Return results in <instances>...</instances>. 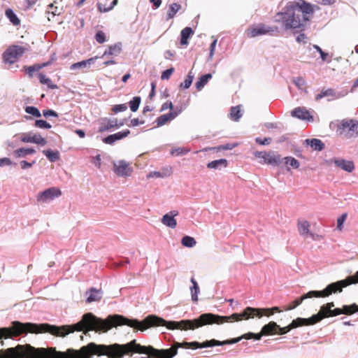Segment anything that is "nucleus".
Here are the masks:
<instances>
[{"label": "nucleus", "instance_id": "f257e3e1", "mask_svg": "<svg viewBox=\"0 0 358 358\" xmlns=\"http://www.w3.org/2000/svg\"><path fill=\"white\" fill-rule=\"evenodd\" d=\"M192 342H190L191 343ZM175 343L173 346L169 349L157 350L152 346H143L136 343V340L120 345L115 343L113 345H96L90 343L86 346L82 347L79 350L69 349L65 352H57L55 350H46L44 348H35L31 346V358H90L92 355H107L109 358H121L129 353L136 352L145 354L148 356L141 358H172L177 354L178 348H195L185 344Z\"/></svg>", "mask_w": 358, "mask_h": 358}, {"label": "nucleus", "instance_id": "f03ea898", "mask_svg": "<svg viewBox=\"0 0 358 358\" xmlns=\"http://www.w3.org/2000/svg\"><path fill=\"white\" fill-rule=\"evenodd\" d=\"M278 307L272 308H256L247 307L241 313H233L229 316H221L213 313H203L194 320H186L179 322H166L164 319L155 315L146 317L142 322L136 320V328L143 331L149 327L166 325L169 329L194 330L205 325L222 324L224 322H231L234 320L240 321L248 320L255 317H262L263 315L269 316L274 312H280Z\"/></svg>", "mask_w": 358, "mask_h": 358}, {"label": "nucleus", "instance_id": "7ed1b4c3", "mask_svg": "<svg viewBox=\"0 0 358 358\" xmlns=\"http://www.w3.org/2000/svg\"><path fill=\"white\" fill-rule=\"evenodd\" d=\"M28 332L35 334L48 332L57 336V326L14 321L10 327L0 328V339L13 338ZM31 349L30 345H18L15 348H10L6 350H0V358H31Z\"/></svg>", "mask_w": 358, "mask_h": 358}, {"label": "nucleus", "instance_id": "20e7f679", "mask_svg": "<svg viewBox=\"0 0 358 358\" xmlns=\"http://www.w3.org/2000/svg\"><path fill=\"white\" fill-rule=\"evenodd\" d=\"M317 9V6L304 0L289 1L276 14L275 22L285 30L303 31Z\"/></svg>", "mask_w": 358, "mask_h": 358}, {"label": "nucleus", "instance_id": "39448f33", "mask_svg": "<svg viewBox=\"0 0 358 358\" xmlns=\"http://www.w3.org/2000/svg\"><path fill=\"white\" fill-rule=\"evenodd\" d=\"M358 282V271L355 275L349 276L347 278L332 282L327 286L325 289L322 291H310L308 293L302 295L301 297L295 299L292 302L290 306L287 308L286 310H289L295 308L299 306L305 299L313 298V297H327L332 294L337 292H341L344 287L352 284H356Z\"/></svg>", "mask_w": 358, "mask_h": 358}, {"label": "nucleus", "instance_id": "423d86ee", "mask_svg": "<svg viewBox=\"0 0 358 358\" xmlns=\"http://www.w3.org/2000/svg\"><path fill=\"white\" fill-rule=\"evenodd\" d=\"M278 327V325L275 322H270L268 324L264 325L260 333L259 334H254V333H248L242 335L240 337L232 338L230 340H226L223 341H217L215 339H212L210 341H206L205 342H203L201 343L194 341L192 342L189 344H185L186 345L192 346L195 348H210L213 346H222L224 345H230V344H235L241 341L243 338L245 339H251L254 338L255 340H260L262 336L264 335H271L275 333V331L277 328Z\"/></svg>", "mask_w": 358, "mask_h": 358}, {"label": "nucleus", "instance_id": "0eeeda50", "mask_svg": "<svg viewBox=\"0 0 358 358\" xmlns=\"http://www.w3.org/2000/svg\"><path fill=\"white\" fill-rule=\"evenodd\" d=\"M337 132L346 139L358 137V120L356 119H344L338 125Z\"/></svg>", "mask_w": 358, "mask_h": 358}, {"label": "nucleus", "instance_id": "6e6552de", "mask_svg": "<svg viewBox=\"0 0 358 358\" xmlns=\"http://www.w3.org/2000/svg\"><path fill=\"white\" fill-rule=\"evenodd\" d=\"M254 155L259 159L261 164H268L271 166H278L282 162L281 156L273 152L256 151Z\"/></svg>", "mask_w": 358, "mask_h": 358}, {"label": "nucleus", "instance_id": "1a4fd4ad", "mask_svg": "<svg viewBox=\"0 0 358 358\" xmlns=\"http://www.w3.org/2000/svg\"><path fill=\"white\" fill-rule=\"evenodd\" d=\"M334 306V302H330L321 306L320 311L317 314L313 315L309 318H305L306 326L313 325L320 322L324 318L331 317V308H333Z\"/></svg>", "mask_w": 358, "mask_h": 358}, {"label": "nucleus", "instance_id": "9d476101", "mask_svg": "<svg viewBox=\"0 0 358 358\" xmlns=\"http://www.w3.org/2000/svg\"><path fill=\"white\" fill-rule=\"evenodd\" d=\"M24 52V48L20 45H11L9 46L3 53V62L6 64H12L15 63L17 59L22 56Z\"/></svg>", "mask_w": 358, "mask_h": 358}, {"label": "nucleus", "instance_id": "9b49d317", "mask_svg": "<svg viewBox=\"0 0 358 358\" xmlns=\"http://www.w3.org/2000/svg\"><path fill=\"white\" fill-rule=\"evenodd\" d=\"M62 195L61 190L57 187H50L38 193L36 201L41 203H48Z\"/></svg>", "mask_w": 358, "mask_h": 358}, {"label": "nucleus", "instance_id": "f8f14e48", "mask_svg": "<svg viewBox=\"0 0 358 358\" xmlns=\"http://www.w3.org/2000/svg\"><path fill=\"white\" fill-rule=\"evenodd\" d=\"M275 30H277L276 27L274 28L266 24H259L256 27L248 29L247 35L248 37L254 38L259 36L271 34Z\"/></svg>", "mask_w": 358, "mask_h": 358}, {"label": "nucleus", "instance_id": "ddd939ff", "mask_svg": "<svg viewBox=\"0 0 358 358\" xmlns=\"http://www.w3.org/2000/svg\"><path fill=\"white\" fill-rule=\"evenodd\" d=\"M113 171L120 177H127L131 175L133 169L125 160H120L113 163Z\"/></svg>", "mask_w": 358, "mask_h": 358}, {"label": "nucleus", "instance_id": "4468645a", "mask_svg": "<svg viewBox=\"0 0 358 358\" xmlns=\"http://www.w3.org/2000/svg\"><path fill=\"white\" fill-rule=\"evenodd\" d=\"M20 140L23 143H31L41 145H45L47 143L45 138L39 134H32L31 132L22 134Z\"/></svg>", "mask_w": 358, "mask_h": 358}, {"label": "nucleus", "instance_id": "2eb2a0df", "mask_svg": "<svg viewBox=\"0 0 358 358\" xmlns=\"http://www.w3.org/2000/svg\"><path fill=\"white\" fill-rule=\"evenodd\" d=\"M346 94L347 93L336 92L332 88L322 89L320 93L315 96V100L319 101L324 97H328L327 100L329 101L331 100L340 99L346 95Z\"/></svg>", "mask_w": 358, "mask_h": 358}, {"label": "nucleus", "instance_id": "dca6fc26", "mask_svg": "<svg viewBox=\"0 0 358 358\" xmlns=\"http://www.w3.org/2000/svg\"><path fill=\"white\" fill-rule=\"evenodd\" d=\"M99 124V131L103 132L115 127L119 128L123 126L124 123L122 122H118L116 118H102L100 120Z\"/></svg>", "mask_w": 358, "mask_h": 358}, {"label": "nucleus", "instance_id": "f3484780", "mask_svg": "<svg viewBox=\"0 0 358 358\" xmlns=\"http://www.w3.org/2000/svg\"><path fill=\"white\" fill-rule=\"evenodd\" d=\"M306 326V322L305 320V318L298 317L296 320H294L291 324H289L288 326L285 327H280L278 325V327L277 328L275 333L273 334H279V335H283L289 332L292 329L301 327V326Z\"/></svg>", "mask_w": 358, "mask_h": 358}, {"label": "nucleus", "instance_id": "a211bd4d", "mask_svg": "<svg viewBox=\"0 0 358 358\" xmlns=\"http://www.w3.org/2000/svg\"><path fill=\"white\" fill-rule=\"evenodd\" d=\"M178 215V212L176 210H171L169 213L163 215L161 222L162 223L171 229H175L177 226V221L175 217Z\"/></svg>", "mask_w": 358, "mask_h": 358}, {"label": "nucleus", "instance_id": "6ab92c4d", "mask_svg": "<svg viewBox=\"0 0 358 358\" xmlns=\"http://www.w3.org/2000/svg\"><path fill=\"white\" fill-rule=\"evenodd\" d=\"M292 116L302 120L313 122V117L310 112L304 108L298 107L292 111Z\"/></svg>", "mask_w": 358, "mask_h": 358}, {"label": "nucleus", "instance_id": "aec40b11", "mask_svg": "<svg viewBox=\"0 0 358 358\" xmlns=\"http://www.w3.org/2000/svg\"><path fill=\"white\" fill-rule=\"evenodd\" d=\"M130 134V131L129 129H126L122 131H119L117 133L110 134L107 137L103 139V141L106 144L113 145L115 141H120L128 136Z\"/></svg>", "mask_w": 358, "mask_h": 358}, {"label": "nucleus", "instance_id": "412c9836", "mask_svg": "<svg viewBox=\"0 0 358 358\" xmlns=\"http://www.w3.org/2000/svg\"><path fill=\"white\" fill-rule=\"evenodd\" d=\"M334 162L336 166L347 172L351 173L355 169V165L352 161L343 159H335Z\"/></svg>", "mask_w": 358, "mask_h": 358}, {"label": "nucleus", "instance_id": "4be33fe9", "mask_svg": "<svg viewBox=\"0 0 358 358\" xmlns=\"http://www.w3.org/2000/svg\"><path fill=\"white\" fill-rule=\"evenodd\" d=\"M86 301L91 303L94 301H99L102 297L101 289H97L96 288H91L90 290L85 292Z\"/></svg>", "mask_w": 358, "mask_h": 358}, {"label": "nucleus", "instance_id": "5701e85b", "mask_svg": "<svg viewBox=\"0 0 358 358\" xmlns=\"http://www.w3.org/2000/svg\"><path fill=\"white\" fill-rule=\"evenodd\" d=\"M97 57L90 58L87 60H83L79 62L72 64L70 66L71 70H76L78 69L89 68L92 64H94Z\"/></svg>", "mask_w": 358, "mask_h": 358}, {"label": "nucleus", "instance_id": "b1692460", "mask_svg": "<svg viewBox=\"0 0 358 358\" xmlns=\"http://www.w3.org/2000/svg\"><path fill=\"white\" fill-rule=\"evenodd\" d=\"M122 50V44L121 43H117L113 45L109 46L108 50H106L103 57H105L106 55H110L113 57H116L119 55Z\"/></svg>", "mask_w": 358, "mask_h": 358}, {"label": "nucleus", "instance_id": "393cba45", "mask_svg": "<svg viewBox=\"0 0 358 358\" xmlns=\"http://www.w3.org/2000/svg\"><path fill=\"white\" fill-rule=\"evenodd\" d=\"M194 31L191 27H187L184 28L180 32V43L182 45H187L188 44V38L193 35Z\"/></svg>", "mask_w": 358, "mask_h": 358}, {"label": "nucleus", "instance_id": "a878e982", "mask_svg": "<svg viewBox=\"0 0 358 358\" xmlns=\"http://www.w3.org/2000/svg\"><path fill=\"white\" fill-rule=\"evenodd\" d=\"M227 160L225 159H220L212 161L207 164V167L210 169H221L227 166Z\"/></svg>", "mask_w": 358, "mask_h": 358}, {"label": "nucleus", "instance_id": "bb28decb", "mask_svg": "<svg viewBox=\"0 0 358 358\" xmlns=\"http://www.w3.org/2000/svg\"><path fill=\"white\" fill-rule=\"evenodd\" d=\"M51 64V62H47L42 64H36L32 66H29L26 69L27 73L29 76V77H32L34 73L41 70V69L48 66Z\"/></svg>", "mask_w": 358, "mask_h": 358}, {"label": "nucleus", "instance_id": "cd10ccee", "mask_svg": "<svg viewBox=\"0 0 358 358\" xmlns=\"http://www.w3.org/2000/svg\"><path fill=\"white\" fill-rule=\"evenodd\" d=\"M306 143L317 151H321L324 148V144L322 141L317 138L306 139Z\"/></svg>", "mask_w": 358, "mask_h": 358}, {"label": "nucleus", "instance_id": "c85d7f7f", "mask_svg": "<svg viewBox=\"0 0 358 358\" xmlns=\"http://www.w3.org/2000/svg\"><path fill=\"white\" fill-rule=\"evenodd\" d=\"M36 152L33 148H21L13 151V155L17 158L25 157L29 155H32Z\"/></svg>", "mask_w": 358, "mask_h": 358}, {"label": "nucleus", "instance_id": "c756f323", "mask_svg": "<svg viewBox=\"0 0 358 358\" xmlns=\"http://www.w3.org/2000/svg\"><path fill=\"white\" fill-rule=\"evenodd\" d=\"M190 281L192 284V286L190 287L192 300L194 302H196L198 301V294L200 292V289L197 282L194 278H192Z\"/></svg>", "mask_w": 358, "mask_h": 358}, {"label": "nucleus", "instance_id": "7c9ffc66", "mask_svg": "<svg viewBox=\"0 0 358 358\" xmlns=\"http://www.w3.org/2000/svg\"><path fill=\"white\" fill-rule=\"evenodd\" d=\"M282 162H284L285 164L287 166V170L289 171L290 170L289 167L293 169H298L299 167V162L292 157H286L282 158Z\"/></svg>", "mask_w": 358, "mask_h": 358}, {"label": "nucleus", "instance_id": "2f4dec72", "mask_svg": "<svg viewBox=\"0 0 358 358\" xmlns=\"http://www.w3.org/2000/svg\"><path fill=\"white\" fill-rule=\"evenodd\" d=\"M310 224L306 220L300 221L298 223V230L299 234L303 236L307 237L308 234L310 233Z\"/></svg>", "mask_w": 358, "mask_h": 358}, {"label": "nucleus", "instance_id": "473e14b6", "mask_svg": "<svg viewBox=\"0 0 358 358\" xmlns=\"http://www.w3.org/2000/svg\"><path fill=\"white\" fill-rule=\"evenodd\" d=\"M212 78L211 73H207L201 76L195 83V87L198 90H201Z\"/></svg>", "mask_w": 358, "mask_h": 358}, {"label": "nucleus", "instance_id": "72a5a7b5", "mask_svg": "<svg viewBox=\"0 0 358 358\" xmlns=\"http://www.w3.org/2000/svg\"><path fill=\"white\" fill-rule=\"evenodd\" d=\"M43 153L51 162H55L59 159V152L58 151H53L49 149L43 150Z\"/></svg>", "mask_w": 358, "mask_h": 358}, {"label": "nucleus", "instance_id": "f704fd0d", "mask_svg": "<svg viewBox=\"0 0 358 358\" xmlns=\"http://www.w3.org/2000/svg\"><path fill=\"white\" fill-rule=\"evenodd\" d=\"M6 15L13 25L17 26L20 24V20L12 9H7L6 10Z\"/></svg>", "mask_w": 358, "mask_h": 358}, {"label": "nucleus", "instance_id": "c9c22d12", "mask_svg": "<svg viewBox=\"0 0 358 358\" xmlns=\"http://www.w3.org/2000/svg\"><path fill=\"white\" fill-rule=\"evenodd\" d=\"M181 8V6L176 3H173L169 6V10L167 13V20H170L174 17L177 12Z\"/></svg>", "mask_w": 358, "mask_h": 358}, {"label": "nucleus", "instance_id": "e433bc0d", "mask_svg": "<svg viewBox=\"0 0 358 358\" xmlns=\"http://www.w3.org/2000/svg\"><path fill=\"white\" fill-rule=\"evenodd\" d=\"M171 169H167L166 171H152L148 174L147 178H166L171 175Z\"/></svg>", "mask_w": 358, "mask_h": 358}, {"label": "nucleus", "instance_id": "4c0bfd02", "mask_svg": "<svg viewBox=\"0 0 358 358\" xmlns=\"http://www.w3.org/2000/svg\"><path fill=\"white\" fill-rule=\"evenodd\" d=\"M181 243L183 246L187 248H193L196 245V241L193 237L185 236L181 240Z\"/></svg>", "mask_w": 358, "mask_h": 358}, {"label": "nucleus", "instance_id": "58836bf2", "mask_svg": "<svg viewBox=\"0 0 358 358\" xmlns=\"http://www.w3.org/2000/svg\"><path fill=\"white\" fill-rule=\"evenodd\" d=\"M38 78L41 83L46 85L50 89H55L57 87L56 85L52 83V81L49 78L46 77L43 73L38 74Z\"/></svg>", "mask_w": 358, "mask_h": 358}, {"label": "nucleus", "instance_id": "ea45409f", "mask_svg": "<svg viewBox=\"0 0 358 358\" xmlns=\"http://www.w3.org/2000/svg\"><path fill=\"white\" fill-rule=\"evenodd\" d=\"M230 115L234 120L238 121L242 116L240 106L232 107L231 108Z\"/></svg>", "mask_w": 358, "mask_h": 358}, {"label": "nucleus", "instance_id": "a19ab883", "mask_svg": "<svg viewBox=\"0 0 358 358\" xmlns=\"http://www.w3.org/2000/svg\"><path fill=\"white\" fill-rule=\"evenodd\" d=\"M141 101L140 96H134L132 100L129 101V105L132 112H136L138 109Z\"/></svg>", "mask_w": 358, "mask_h": 358}, {"label": "nucleus", "instance_id": "79ce46f5", "mask_svg": "<svg viewBox=\"0 0 358 358\" xmlns=\"http://www.w3.org/2000/svg\"><path fill=\"white\" fill-rule=\"evenodd\" d=\"M341 309L343 314L351 315L358 310V306L355 303H353L351 306L345 305Z\"/></svg>", "mask_w": 358, "mask_h": 358}, {"label": "nucleus", "instance_id": "37998d69", "mask_svg": "<svg viewBox=\"0 0 358 358\" xmlns=\"http://www.w3.org/2000/svg\"><path fill=\"white\" fill-rule=\"evenodd\" d=\"M193 79L194 75L192 74V72H189L185 80L181 83L180 87L184 89H188L191 86Z\"/></svg>", "mask_w": 358, "mask_h": 358}, {"label": "nucleus", "instance_id": "c03bdc74", "mask_svg": "<svg viewBox=\"0 0 358 358\" xmlns=\"http://www.w3.org/2000/svg\"><path fill=\"white\" fill-rule=\"evenodd\" d=\"M24 110L27 113L30 114L36 117H40L41 116L39 110L36 107L27 106L24 108Z\"/></svg>", "mask_w": 358, "mask_h": 358}, {"label": "nucleus", "instance_id": "a18cd8bd", "mask_svg": "<svg viewBox=\"0 0 358 358\" xmlns=\"http://www.w3.org/2000/svg\"><path fill=\"white\" fill-rule=\"evenodd\" d=\"M189 151L190 150L186 148H176L171 150V154L172 155L176 156L185 155L187 154Z\"/></svg>", "mask_w": 358, "mask_h": 358}, {"label": "nucleus", "instance_id": "49530a36", "mask_svg": "<svg viewBox=\"0 0 358 358\" xmlns=\"http://www.w3.org/2000/svg\"><path fill=\"white\" fill-rule=\"evenodd\" d=\"M117 3V0H113L112 2H111V4L109 7L106 8L105 6L102 5L101 3H98L97 6H98V9L100 12H103V13H106V12H108L109 10H110L111 9L113 8V7Z\"/></svg>", "mask_w": 358, "mask_h": 358}, {"label": "nucleus", "instance_id": "de8ad7c7", "mask_svg": "<svg viewBox=\"0 0 358 358\" xmlns=\"http://www.w3.org/2000/svg\"><path fill=\"white\" fill-rule=\"evenodd\" d=\"M35 126L41 129H50L51 125L43 120H37L35 121Z\"/></svg>", "mask_w": 358, "mask_h": 358}, {"label": "nucleus", "instance_id": "09e8293b", "mask_svg": "<svg viewBox=\"0 0 358 358\" xmlns=\"http://www.w3.org/2000/svg\"><path fill=\"white\" fill-rule=\"evenodd\" d=\"M49 10L47 11V15H52V17H55L56 15H59L60 14V11L57 7H54L53 4H50Z\"/></svg>", "mask_w": 358, "mask_h": 358}, {"label": "nucleus", "instance_id": "8fccbe9b", "mask_svg": "<svg viewBox=\"0 0 358 358\" xmlns=\"http://www.w3.org/2000/svg\"><path fill=\"white\" fill-rule=\"evenodd\" d=\"M95 39L99 43H103L106 41L105 34L102 31L96 32Z\"/></svg>", "mask_w": 358, "mask_h": 358}, {"label": "nucleus", "instance_id": "3c124183", "mask_svg": "<svg viewBox=\"0 0 358 358\" xmlns=\"http://www.w3.org/2000/svg\"><path fill=\"white\" fill-rule=\"evenodd\" d=\"M127 109V106L125 103L115 105L112 110L115 113L125 111Z\"/></svg>", "mask_w": 358, "mask_h": 358}, {"label": "nucleus", "instance_id": "603ef678", "mask_svg": "<svg viewBox=\"0 0 358 358\" xmlns=\"http://www.w3.org/2000/svg\"><path fill=\"white\" fill-rule=\"evenodd\" d=\"M167 122H169V120L166 114L158 117L156 120V122L158 127L165 124Z\"/></svg>", "mask_w": 358, "mask_h": 358}, {"label": "nucleus", "instance_id": "864d4df0", "mask_svg": "<svg viewBox=\"0 0 358 358\" xmlns=\"http://www.w3.org/2000/svg\"><path fill=\"white\" fill-rule=\"evenodd\" d=\"M173 71H174L173 68H170L169 69L165 70L162 73L161 79L162 80H168L170 78V76H171V74L173 73Z\"/></svg>", "mask_w": 358, "mask_h": 358}, {"label": "nucleus", "instance_id": "5fc2aeb1", "mask_svg": "<svg viewBox=\"0 0 358 358\" xmlns=\"http://www.w3.org/2000/svg\"><path fill=\"white\" fill-rule=\"evenodd\" d=\"M181 112V110H173V111L166 114L167 115L169 121L175 119Z\"/></svg>", "mask_w": 358, "mask_h": 358}, {"label": "nucleus", "instance_id": "6e6d98bb", "mask_svg": "<svg viewBox=\"0 0 358 358\" xmlns=\"http://www.w3.org/2000/svg\"><path fill=\"white\" fill-rule=\"evenodd\" d=\"M255 141L259 145H269L271 142V138H265L264 139H262L259 137L256 138Z\"/></svg>", "mask_w": 358, "mask_h": 358}, {"label": "nucleus", "instance_id": "4d7b16f0", "mask_svg": "<svg viewBox=\"0 0 358 358\" xmlns=\"http://www.w3.org/2000/svg\"><path fill=\"white\" fill-rule=\"evenodd\" d=\"M217 43V39L214 38L213 41L211 43L210 46V52H209V59H212L214 55L215 49Z\"/></svg>", "mask_w": 358, "mask_h": 358}, {"label": "nucleus", "instance_id": "13d9d810", "mask_svg": "<svg viewBox=\"0 0 358 358\" xmlns=\"http://www.w3.org/2000/svg\"><path fill=\"white\" fill-rule=\"evenodd\" d=\"M294 83L299 88L302 87L306 83L304 79L301 77L295 78L294 79Z\"/></svg>", "mask_w": 358, "mask_h": 358}, {"label": "nucleus", "instance_id": "bf43d9fd", "mask_svg": "<svg viewBox=\"0 0 358 358\" xmlns=\"http://www.w3.org/2000/svg\"><path fill=\"white\" fill-rule=\"evenodd\" d=\"M43 115L45 117L49 116L58 117V114L52 110H43Z\"/></svg>", "mask_w": 358, "mask_h": 358}, {"label": "nucleus", "instance_id": "052dcab7", "mask_svg": "<svg viewBox=\"0 0 358 358\" xmlns=\"http://www.w3.org/2000/svg\"><path fill=\"white\" fill-rule=\"evenodd\" d=\"M36 163V161L34 160L32 162H27V161H21L20 166L22 169H29L32 166L33 164Z\"/></svg>", "mask_w": 358, "mask_h": 358}, {"label": "nucleus", "instance_id": "680f3d73", "mask_svg": "<svg viewBox=\"0 0 358 358\" xmlns=\"http://www.w3.org/2000/svg\"><path fill=\"white\" fill-rule=\"evenodd\" d=\"M92 163L94 164V166L97 168H100L101 165V159L100 155H97L95 156L92 159Z\"/></svg>", "mask_w": 358, "mask_h": 358}, {"label": "nucleus", "instance_id": "e2e57ef3", "mask_svg": "<svg viewBox=\"0 0 358 358\" xmlns=\"http://www.w3.org/2000/svg\"><path fill=\"white\" fill-rule=\"evenodd\" d=\"M173 108V105L172 102L168 101L165 102L164 103H163V105L162 106L161 110L163 111V110H165L169 108L172 110Z\"/></svg>", "mask_w": 358, "mask_h": 358}, {"label": "nucleus", "instance_id": "0e129e2a", "mask_svg": "<svg viewBox=\"0 0 358 358\" xmlns=\"http://www.w3.org/2000/svg\"><path fill=\"white\" fill-rule=\"evenodd\" d=\"M11 164H12V162L9 158L4 157V158L0 159V166H3L4 165L9 166Z\"/></svg>", "mask_w": 358, "mask_h": 358}, {"label": "nucleus", "instance_id": "69168bd1", "mask_svg": "<svg viewBox=\"0 0 358 358\" xmlns=\"http://www.w3.org/2000/svg\"><path fill=\"white\" fill-rule=\"evenodd\" d=\"M144 123V121L140 122L138 118H134L131 120V124L133 127H136L139 124H143Z\"/></svg>", "mask_w": 358, "mask_h": 358}, {"label": "nucleus", "instance_id": "338daca9", "mask_svg": "<svg viewBox=\"0 0 358 358\" xmlns=\"http://www.w3.org/2000/svg\"><path fill=\"white\" fill-rule=\"evenodd\" d=\"M331 317L343 314L342 309L341 308H334V309L331 308Z\"/></svg>", "mask_w": 358, "mask_h": 358}, {"label": "nucleus", "instance_id": "774afa93", "mask_svg": "<svg viewBox=\"0 0 358 358\" xmlns=\"http://www.w3.org/2000/svg\"><path fill=\"white\" fill-rule=\"evenodd\" d=\"M306 39V36L304 34H300L296 37V41L299 43H301V42L305 43Z\"/></svg>", "mask_w": 358, "mask_h": 358}]
</instances>
